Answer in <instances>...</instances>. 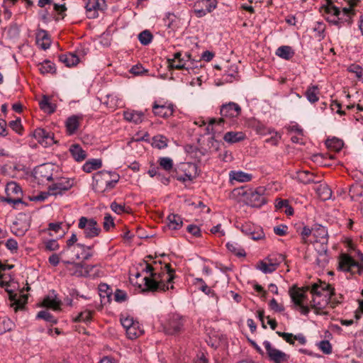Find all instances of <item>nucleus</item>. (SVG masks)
I'll return each mask as SVG.
<instances>
[{
	"label": "nucleus",
	"mask_w": 363,
	"mask_h": 363,
	"mask_svg": "<svg viewBox=\"0 0 363 363\" xmlns=\"http://www.w3.org/2000/svg\"><path fill=\"white\" fill-rule=\"evenodd\" d=\"M167 227L171 230L180 229L183 225L182 218L177 214H169L167 218Z\"/></svg>",
	"instance_id": "72a5a7b5"
},
{
	"label": "nucleus",
	"mask_w": 363,
	"mask_h": 363,
	"mask_svg": "<svg viewBox=\"0 0 363 363\" xmlns=\"http://www.w3.org/2000/svg\"><path fill=\"white\" fill-rule=\"evenodd\" d=\"M167 138L162 135H157L153 138V144L159 149L166 147L167 146Z\"/></svg>",
	"instance_id": "4d7b16f0"
},
{
	"label": "nucleus",
	"mask_w": 363,
	"mask_h": 363,
	"mask_svg": "<svg viewBox=\"0 0 363 363\" xmlns=\"http://www.w3.org/2000/svg\"><path fill=\"white\" fill-rule=\"evenodd\" d=\"M289 228L286 225L281 224L274 227V233L279 236H284L287 234Z\"/></svg>",
	"instance_id": "680f3d73"
},
{
	"label": "nucleus",
	"mask_w": 363,
	"mask_h": 363,
	"mask_svg": "<svg viewBox=\"0 0 363 363\" xmlns=\"http://www.w3.org/2000/svg\"><path fill=\"white\" fill-rule=\"evenodd\" d=\"M158 162L160 166L166 171H169L173 167V161L169 157H160Z\"/></svg>",
	"instance_id": "6e6d98bb"
},
{
	"label": "nucleus",
	"mask_w": 363,
	"mask_h": 363,
	"mask_svg": "<svg viewBox=\"0 0 363 363\" xmlns=\"http://www.w3.org/2000/svg\"><path fill=\"white\" fill-rule=\"evenodd\" d=\"M267 260H270V262L274 263L275 261H277V267L280 263L284 261L285 257L282 254H272L270 255L267 258H266Z\"/></svg>",
	"instance_id": "0e129e2a"
},
{
	"label": "nucleus",
	"mask_w": 363,
	"mask_h": 363,
	"mask_svg": "<svg viewBox=\"0 0 363 363\" xmlns=\"http://www.w3.org/2000/svg\"><path fill=\"white\" fill-rule=\"evenodd\" d=\"M69 254H72L74 257H69L68 259L69 264H77L79 263V264H82V262L84 260L88 259L92 256V253L90 251H75V252H69Z\"/></svg>",
	"instance_id": "a878e982"
},
{
	"label": "nucleus",
	"mask_w": 363,
	"mask_h": 363,
	"mask_svg": "<svg viewBox=\"0 0 363 363\" xmlns=\"http://www.w3.org/2000/svg\"><path fill=\"white\" fill-rule=\"evenodd\" d=\"M331 298L320 296H313L311 306L317 314H326L323 310L328 306Z\"/></svg>",
	"instance_id": "412c9836"
},
{
	"label": "nucleus",
	"mask_w": 363,
	"mask_h": 363,
	"mask_svg": "<svg viewBox=\"0 0 363 363\" xmlns=\"http://www.w3.org/2000/svg\"><path fill=\"white\" fill-rule=\"evenodd\" d=\"M276 55L286 60H291L294 55V51L291 47L288 45H282L276 50Z\"/></svg>",
	"instance_id": "c9c22d12"
},
{
	"label": "nucleus",
	"mask_w": 363,
	"mask_h": 363,
	"mask_svg": "<svg viewBox=\"0 0 363 363\" xmlns=\"http://www.w3.org/2000/svg\"><path fill=\"white\" fill-rule=\"evenodd\" d=\"M65 252H75V251H60L58 254L54 253L49 257L50 264L54 267L57 266L60 262L67 264L69 261Z\"/></svg>",
	"instance_id": "f704fd0d"
},
{
	"label": "nucleus",
	"mask_w": 363,
	"mask_h": 363,
	"mask_svg": "<svg viewBox=\"0 0 363 363\" xmlns=\"http://www.w3.org/2000/svg\"><path fill=\"white\" fill-rule=\"evenodd\" d=\"M318 346L319 349L326 354H329L332 352V346L328 340L320 341Z\"/></svg>",
	"instance_id": "bf43d9fd"
},
{
	"label": "nucleus",
	"mask_w": 363,
	"mask_h": 363,
	"mask_svg": "<svg viewBox=\"0 0 363 363\" xmlns=\"http://www.w3.org/2000/svg\"><path fill=\"white\" fill-rule=\"evenodd\" d=\"M111 208L117 214H121L125 212V206L124 204L118 203L116 202L111 203Z\"/></svg>",
	"instance_id": "69168bd1"
},
{
	"label": "nucleus",
	"mask_w": 363,
	"mask_h": 363,
	"mask_svg": "<svg viewBox=\"0 0 363 363\" xmlns=\"http://www.w3.org/2000/svg\"><path fill=\"white\" fill-rule=\"evenodd\" d=\"M138 40L142 45H147L152 40V35L148 30L141 32L138 35Z\"/></svg>",
	"instance_id": "864d4df0"
},
{
	"label": "nucleus",
	"mask_w": 363,
	"mask_h": 363,
	"mask_svg": "<svg viewBox=\"0 0 363 363\" xmlns=\"http://www.w3.org/2000/svg\"><path fill=\"white\" fill-rule=\"evenodd\" d=\"M242 230L254 240H261L265 238L263 230L260 227L245 225L242 226Z\"/></svg>",
	"instance_id": "4be33fe9"
},
{
	"label": "nucleus",
	"mask_w": 363,
	"mask_h": 363,
	"mask_svg": "<svg viewBox=\"0 0 363 363\" xmlns=\"http://www.w3.org/2000/svg\"><path fill=\"white\" fill-rule=\"evenodd\" d=\"M348 71L354 74L359 81L363 82V68L357 65H352L348 67Z\"/></svg>",
	"instance_id": "603ef678"
},
{
	"label": "nucleus",
	"mask_w": 363,
	"mask_h": 363,
	"mask_svg": "<svg viewBox=\"0 0 363 363\" xmlns=\"http://www.w3.org/2000/svg\"><path fill=\"white\" fill-rule=\"evenodd\" d=\"M220 113L222 116L218 120L211 118L209 121L208 125L205 128V135L215 134L217 130L214 129V125H220L224 123L225 119L238 118L241 113V107L235 102H229L221 106Z\"/></svg>",
	"instance_id": "20e7f679"
},
{
	"label": "nucleus",
	"mask_w": 363,
	"mask_h": 363,
	"mask_svg": "<svg viewBox=\"0 0 363 363\" xmlns=\"http://www.w3.org/2000/svg\"><path fill=\"white\" fill-rule=\"evenodd\" d=\"M62 301L57 298L55 291H52L46 296L43 301L44 307L52 308L54 311H57L60 308Z\"/></svg>",
	"instance_id": "5701e85b"
},
{
	"label": "nucleus",
	"mask_w": 363,
	"mask_h": 363,
	"mask_svg": "<svg viewBox=\"0 0 363 363\" xmlns=\"http://www.w3.org/2000/svg\"><path fill=\"white\" fill-rule=\"evenodd\" d=\"M114 226L113 219L110 214H106L104 219V228L108 231Z\"/></svg>",
	"instance_id": "338daca9"
},
{
	"label": "nucleus",
	"mask_w": 363,
	"mask_h": 363,
	"mask_svg": "<svg viewBox=\"0 0 363 363\" xmlns=\"http://www.w3.org/2000/svg\"><path fill=\"white\" fill-rule=\"evenodd\" d=\"M297 179L303 184L313 182V175L308 171H299L296 173Z\"/></svg>",
	"instance_id": "de8ad7c7"
},
{
	"label": "nucleus",
	"mask_w": 363,
	"mask_h": 363,
	"mask_svg": "<svg viewBox=\"0 0 363 363\" xmlns=\"http://www.w3.org/2000/svg\"><path fill=\"white\" fill-rule=\"evenodd\" d=\"M311 293L313 296H320L332 298L334 294V288L329 284L319 281L312 284Z\"/></svg>",
	"instance_id": "dca6fc26"
},
{
	"label": "nucleus",
	"mask_w": 363,
	"mask_h": 363,
	"mask_svg": "<svg viewBox=\"0 0 363 363\" xmlns=\"http://www.w3.org/2000/svg\"><path fill=\"white\" fill-rule=\"evenodd\" d=\"M9 298L12 301L11 306L13 308L14 311L16 312L18 310H23L27 303V295H22L20 297L16 298V294H13L12 291H9Z\"/></svg>",
	"instance_id": "bb28decb"
},
{
	"label": "nucleus",
	"mask_w": 363,
	"mask_h": 363,
	"mask_svg": "<svg viewBox=\"0 0 363 363\" xmlns=\"http://www.w3.org/2000/svg\"><path fill=\"white\" fill-rule=\"evenodd\" d=\"M289 293L292 302L300 308L301 313L303 315H307L310 311V308L307 305L304 304L306 298L304 289L294 286L289 289Z\"/></svg>",
	"instance_id": "9d476101"
},
{
	"label": "nucleus",
	"mask_w": 363,
	"mask_h": 363,
	"mask_svg": "<svg viewBox=\"0 0 363 363\" xmlns=\"http://www.w3.org/2000/svg\"><path fill=\"white\" fill-rule=\"evenodd\" d=\"M55 167L50 163L41 164L35 168L33 177L39 184H43L52 179L54 175Z\"/></svg>",
	"instance_id": "1a4fd4ad"
},
{
	"label": "nucleus",
	"mask_w": 363,
	"mask_h": 363,
	"mask_svg": "<svg viewBox=\"0 0 363 363\" xmlns=\"http://www.w3.org/2000/svg\"><path fill=\"white\" fill-rule=\"evenodd\" d=\"M5 191L6 194L4 198L5 201L13 204L22 203V190L17 183L14 182L8 183Z\"/></svg>",
	"instance_id": "ddd939ff"
},
{
	"label": "nucleus",
	"mask_w": 363,
	"mask_h": 363,
	"mask_svg": "<svg viewBox=\"0 0 363 363\" xmlns=\"http://www.w3.org/2000/svg\"><path fill=\"white\" fill-rule=\"evenodd\" d=\"M128 296L125 291L116 289L114 294V299L116 301L121 303L127 300Z\"/></svg>",
	"instance_id": "e2e57ef3"
},
{
	"label": "nucleus",
	"mask_w": 363,
	"mask_h": 363,
	"mask_svg": "<svg viewBox=\"0 0 363 363\" xmlns=\"http://www.w3.org/2000/svg\"><path fill=\"white\" fill-rule=\"evenodd\" d=\"M102 166V162L100 159H91L86 161L83 167L84 172L90 173L94 170L99 169Z\"/></svg>",
	"instance_id": "4c0bfd02"
},
{
	"label": "nucleus",
	"mask_w": 363,
	"mask_h": 363,
	"mask_svg": "<svg viewBox=\"0 0 363 363\" xmlns=\"http://www.w3.org/2000/svg\"><path fill=\"white\" fill-rule=\"evenodd\" d=\"M36 43L38 47L45 50L50 47L51 40L48 32L43 29H40L36 33Z\"/></svg>",
	"instance_id": "b1692460"
},
{
	"label": "nucleus",
	"mask_w": 363,
	"mask_h": 363,
	"mask_svg": "<svg viewBox=\"0 0 363 363\" xmlns=\"http://www.w3.org/2000/svg\"><path fill=\"white\" fill-rule=\"evenodd\" d=\"M74 184V179L60 177L55 179V182L48 186L50 196H62L69 191Z\"/></svg>",
	"instance_id": "6e6552de"
},
{
	"label": "nucleus",
	"mask_w": 363,
	"mask_h": 363,
	"mask_svg": "<svg viewBox=\"0 0 363 363\" xmlns=\"http://www.w3.org/2000/svg\"><path fill=\"white\" fill-rule=\"evenodd\" d=\"M265 191L264 186L247 189L241 187L233 189L231 196L251 207L260 208L266 203Z\"/></svg>",
	"instance_id": "f03ea898"
},
{
	"label": "nucleus",
	"mask_w": 363,
	"mask_h": 363,
	"mask_svg": "<svg viewBox=\"0 0 363 363\" xmlns=\"http://www.w3.org/2000/svg\"><path fill=\"white\" fill-rule=\"evenodd\" d=\"M73 265L74 269L72 272V275L76 277H85L88 274V270L84 267V265L79 264V263Z\"/></svg>",
	"instance_id": "5fc2aeb1"
},
{
	"label": "nucleus",
	"mask_w": 363,
	"mask_h": 363,
	"mask_svg": "<svg viewBox=\"0 0 363 363\" xmlns=\"http://www.w3.org/2000/svg\"><path fill=\"white\" fill-rule=\"evenodd\" d=\"M93 313V311L85 310L79 313L75 318H74L73 320L74 322H82L84 323H89L91 322L92 319Z\"/></svg>",
	"instance_id": "a18cd8bd"
},
{
	"label": "nucleus",
	"mask_w": 363,
	"mask_h": 363,
	"mask_svg": "<svg viewBox=\"0 0 363 363\" xmlns=\"http://www.w3.org/2000/svg\"><path fill=\"white\" fill-rule=\"evenodd\" d=\"M252 178V174L242 171H230L229 172V181L231 184H233L234 181L240 183L248 182H250Z\"/></svg>",
	"instance_id": "393cba45"
},
{
	"label": "nucleus",
	"mask_w": 363,
	"mask_h": 363,
	"mask_svg": "<svg viewBox=\"0 0 363 363\" xmlns=\"http://www.w3.org/2000/svg\"><path fill=\"white\" fill-rule=\"evenodd\" d=\"M357 262L350 255L341 253L338 258L337 269L344 272H348L351 275L355 274V267H357Z\"/></svg>",
	"instance_id": "2eb2a0df"
},
{
	"label": "nucleus",
	"mask_w": 363,
	"mask_h": 363,
	"mask_svg": "<svg viewBox=\"0 0 363 363\" xmlns=\"http://www.w3.org/2000/svg\"><path fill=\"white\" fill-rule=\"evenodd\" d=\"M86 9V15L88 18L94 19L99 17V11H104L106 8L104 0H82Z\"/></svg>",
	"instance_id": "4468645a"
},
{
	"label": "nucleus",
	"mask_w": 363,
	"mask_h": 363,
	"mask_svg": "<svg viewBox=\"0 0 363 363\" xmlns=\"http://www.w3.org/2000/svg\"><path fill=\"white\" fill-rule=\"evenodd\" d=\"M152 111L157 116L168 118L173 114L174 106L172 103L164 102L162 104L155 101L152 106Z\"/></svg>",
	"instance_id": "f3484780"
},
{
	"label": "nucleus",
	"mask_w": 363,
	"mask_h": 363,
	"mask_svg": "<svg viewBox=\"0 0 363 363\" xmlns=\"http://www.w3.org/2000/svg\"><path fill=\"white\" fill-rule=\"evenodd\" d=\"M185 318L179 313L169 314L164 323L163 330L169 335H179L184 330Z\"/></svg>",
	"instance_id": "423d86ee"
},
{
	"label": "nucleus",
	"mask_w": 363,
	"mask_h": 363,
	"mask_svg": "<svg viewBox=\"0 0 363 363\" xmlns=\"http://www.w3.org/2000/svg\"><path fill=\"white\" fill-rule=\"evenodd\" d=\"M181 170L186 172V170H189V173H185L183 175L177 177L178 181L186 182L187 181H192L197 177V166L194 163H184L181 166Z\"/></svg>",
	"instance_id": "6ab92c4d"
},
{
	"label": "nucleus",
	"mask_w": 363,
	"mask_h": 363,
	"mask_svg": "<svg viewBox=\"0 0 363 363\" xmlns=\"http://www.w3.org/2000/svg\"><path fill=\"white\" fill-rule=\"evenodd\" d=\"M169 66L176 69H192V62L191 60V55L188 52L182 55V52H178L174 53L172 59L168 60Z\"/></svg>",
	"instance_id": "f8f14e48"
},
{
	"label": "nucleus",
	"mask_w": 363,
	"mask_h": 363,
	"mask_svg": "<svg viewBox=\"0 0 363 363\" xmlns=\"http://www.w3.org/2000/svg\"><path fill=\"white\" fill-rule=\"evenodd\" d=\"M59 60L67 67L76 66L79 62V57L74 52H68L66 54L60 55L59 56Z\"/></svg>",
	"instance_id": "c756f323"
},
{
	"label": "nucleus",
	"mask_w": 363,
	"mask_h": 363,
	"mask_svg": "<svg viewBox=\"0 0 363 363\" xmlns=\"http://www.w3.org/2000/svg\"><path fill=\"white\" fill-rule=\"evenodd\" d=\"M349 192L352 200L358 201L363 195V187L359 184H354L350 186Z\"/></svg>",
	"instance_id": "c03bdc74"
},
{
	"label": "nucleus",
	"mask_w": 363,
	"mask_h": 363,
	"mask_svg": "<svg viewBox=\"0 0 363 363\" xmlns=\"http://www.w3.org/2000/svg\"><path fill=\"white\" fill-rule=\"evenodd\" d=\"M313 235L315 238H318V237L320 238L319 240H315L316 242H320L322 244H325L328 241V239H327L328 231H327L326 228L323 226H320L317 229L313 230Z\"/></svg>",
	"instance_id": "37998d69"
},
{
	"label": "nucleus",
	"mask_w": 363,
	"mask_h": 363,
	"mask_svg": "<svg viewBox=\"0 0 363 363\" xmlns=\"http://www.w3.org/2000/svg\"><path fill=\"white\" fill-rule=\"evenodd\" d=\"M318 197L323 201L329 200L332 196V191L326 184H320L316 189Z\"/></svg>",
	"instance_id": "58836bf2"
},
{
	"label": "nucleus",
	"mask_w": 363,
	"mask_h": 363,
	"mask_svg": "<svg viewBox=\"0 0 363 363\" xmlns=\"http://www.w3.org/2000/svg\"><path fill=\"white\" fill-rule=\"evenodd\" d=\"M72 156L77 162H82L86 157V152L77 144H73L69 149Z\"/></svg>",
	"instance_id": "2f4dec72"
},
{
	"label": "nucleus",
	"mask_w": 363,
	"mask_h": 363,
	"mask_svg": "<svg viewBox=\"0 0 363 363\" xmlns=\"http://www.w3.org/2000/svg\"><path fill=\"white\" fill-rule=\"evenodd\" d=\"M277 334L290 345H294V334L277 331Z\"/></svg>",
	"instance_id": "774afa93"
},
{
	"label": "nucleus",
	"mask_w": 363,
	"mask_h": 363,
	"mask_svg": "<svg viewBox=\"0 0 363 363\" xmlns=\"http://www.w3.org/2000/svg\"><path fill=\"white\" fill-rule=\"evenodd\" d=\"M263 345L269 360L272 363H284L289 360V356L281 350L277 349L269 341L264 340Z\"/></svg>",
	"instance_id": "9b49d317"
},
{
	"label": "nucleus",
	"mask_w": 363,
	"mask_h": 363,
	"mask_svg": "<svg viewBox=\"0 0 363 363\" xmlns=\"http://www.w3.org/2000/svg\"><path fill=\"white\" fill-rule=\"evenodd\" d=\"M145 266L142 271L150 273V277L142 279V283L138 286L143 291H165L173 289L172 284L175 277L174 270L170 267L169 264L162 265L160 260L154 261L153 264L145 261Z\"/></svg>",
	"instance_id": "f257e3e1"
},
{
	"label": "nucleus",
	"mask_w": 363,
	"mask_h": 363,
	"mask_svg": "<svg viewBox=\"0 0 363 363\" xmlns=\"http://www.w3.org/2000/svg\"><path fill=\"white\" fill-rule=\"evenodd\" d=\"M216 0H201L196 4V6H203L208 13H210L216 9Z\"/></svg>",
	"instance_id": "09e8293b"
},
{
	"label": "nucleus",
	"mask_w": 363,
	"mask_h": 363,
	"mask_svg": "<svg viewBox=\"0 0 363 363\" xmlns=\"http://www.w3.org/2000/svg\"><path fill=\"white\" fill-rule=\"evenodd\" d=\"M124 118L129 122L139 124L142 123L144 118V114L141 111L133 110H128L123 113Z\"/></svg>",
	"instance_id": "c85d7f7f"
},
{
	"label": "nucleus",
	"mask_w": 363,
	"mask_h": 363,
	"mask_svg": "<svg viewBox=\"0 0 363 363\" xmlns=\"http://www.w3.org/2000/svg\"><path fill=\"white\" fill-rule=\"evenodd\" d=\"M137 321H135L133 317L130 316H126L123 317L122 316L121 318V323L123 328L126 330L130 327H131L133 324H135Z\"/></svg>",
	"instance_id": "052dcab7"
},
{
	"label": "nucleus",
	"mask_w": 363,
	"mask_h": 363,
	"mask_svg": "<svg viewBox=\"0 0 363 363\" xmlns=\"http://www.w3.org/2000/svg\"><path fill=\"white\" fill-rule=\"evenodd\" d=\"M357 1V0H350L349 7H337L331 2L328 3L325 7V11L329 15L328 21L339 26L344 23L351 24L355 15L353 8Z\"/></svg>",
	"instance_id": "7ed1b4c3"
},
{
	"label": "nucleus",
	"mask_w": 363,
	"mask_h": 363,
	"mask_svg": "<svg viewBox=\"0 0 363 363\" xmlns=\"http://www.w3.org/2000/svg\"><path fill=\"white\" fill-rule=\"evenodd\" d=\"M33 135L39 143L45 147L50 146L55 143L53 133L43 128L35 129Z\"/></svg>",
	"instance_id": "a211bd4d"
},
{
	"label": "nucleus",
	"mask_w": 363,
	"mask_h": 363,
	"mask_svg": "<svg viewBox=\"0 0 363 363\" xmlns=\"http://www.w3.org/2000/svg\"><path fill=\"white\" fill-rule=\"evenodd\" d=\"M326 145L328 148L333 150L334 151L338 152L343 147V142L341 140L333 138L331 140H328L326 141Z\"/></svg>",
	"instance_id": "8fccbe9b"
},
{
	"label": "nucleus",
	"mask_w": 363,
	"mask_h": 363,
	"mask_svg": "<svg viewBox=\"0 0 363 363\" xmlns=\"http://www.w3.org/2000/svg\"><path fill=\"white\" fill-rule=\"evenodd\" d=\"M320 90L317 85L311 84L305 92V96L308 101L312 104L319 100Z\"/></svg>",
	"instance_id": "473e14b6"
},
{
	"label": "nucleus",
	"mask_w": 363,
	"mask_h": 363,
	"mask_svg": "<svg viewBox=\"0 0 363 363\" xmlns=\"http://www.w3.org/2000/svg\"><path fill=\"white\" fill-rule=\"evenodd\" d=\"M14 327L13 322L7 317H0V335L10 331Z\"/></svg>",
	"instance_id": "79ce46f5"
},
{
	"label": "nucleus",
	"mask_w": 363,
	"mask_h": 363,
	"mask_svg": "<svg viewBox=\"0 0 363 363\" xmlns=\"http://www.w3.org/2000/svg\"><path fill=\"white\" fill-rule=\"evenodd\" d=\"M245 138H246V135L243 132L229 131V132H227L224 135L223 140L226 143L232 144V143L240 142V141L245 140Z\"/></svg>",
	"instance_id": "7c9ffc66"
},
{
	"label": "nucleus",
	"mask_w": 363,
	"mask_h": 363,
	"mask_svg": "<svg viewBox=\"0 0 363 363\" xmlns=\"http://www.w3.org/2000/svg\"><path fill=\"white\" fill-rule=\"evenodd\" d=\"M82 119V116L73 115L69 117L65 122L67 132L69 135L74 134L79 128V121Z\"/></svg>",
	"instance_id": "cd10ccee"
},
{
	"label": "nucleus",
	"mask_w": 363,
	"mask_h": 363,
	"mask_svg": "<svg viewBox=\"0 0 363 363\" xmlns=\"http://www.w3.org/2000/svg\"><path fill=\"white\" fill-rule=\"evenodd\" d=\"M38 69L43 74L55 72V65L49 60H45L43 62L39 63Z\"/></svg>",
	"instance_id": "49530a36"
},
{
	"label": "nucleus",
	"mask_w": 363,
	"mask_h": 363,
	"mask_svg": "<svg viewBox=\"0 0 363 363\" xmlns=\"http://www.w3.org/2000/svg\"><path fill=\"white\" fill-rule=\"evenodd\" d=\"M119 175L115 172L99 171L93 177V189L98 193L110 191L118 183Z\"/></svg>",
	"instance_id": "39448f33"
},
{
	"label": "nucleus",
	"mask_w": 363,
	"mask_h": 363,
	"mask_svg": "<svg viewBox=\"0 0 363 363\" xmlns=\"http://www.w3.org/2000/svg\"><path fill=\"white\" fill-rule=\"evenodd\" d=\"M37 318L43 319L52 324L57 323V319L48 311H40L37 314Z\"/></svg>",
	"instance_id": "3c124183"
},
{
	"label": "nucleus",
	"mask_w": 363,
	"mask_h": 363,
	"mask_svg": "<svg viewBox=\"0 0 363 363\" xmlns=\"http://www.w3.org/2000/svg\"><path fill=\"white\" fill-rule=\"evenodd\" d=\"M129 339L133 340L140 336L143 331L140 329L139 323L137 321L131 327L125 330Z\"/></svg>",
	"instance_id": "a19ab883"
},
{
	"label": "nucleus",
	"mask_w": 363,
	"mask_h": 363,
	"mask_svg": "<svg viewBox=\"0 0 363 363\" xmlns=\"http://www.w3.org/2000/svg\"><path fill=\"white\" fill-rule=\"evenodd\" d=\"M30 222L26 217L18 218L11 225V231L18 236H22L29 229Z\"/></svg>",
	"instance_id": "aec40b11"
},
{
	"label": "nucleus",
	"mask_w": 363,
	"mask_h": 363,
	"mask_svg": "<svg viewBox=\"0 0 363 363\" xmlns=\"http://www.w3.org/2000/svg\"><path fill=\"white\" fill-rule=\"evenodd\" d=\"M9 126L16 133L19 135L22 134L23 126L21 125V121L20 118H17L14 121H11L9 122Z\"/></svg>",
	"instance_id": "13d9d810"
},
{
	"label": "nucleus",
	"mask_w": 363,
	"mask_h": 363,
	"mask_svg": "<svg viewBox=\"0 0 363 363\" xmlns=\"http://www.w3.org/2000/svg\"><path fill=\"white\" fill-rule=\"evenodd\" d=\"M39 106L47 113H52L56 109V106L51 103L49 98L46 96H43L39 102Z\"/></svg>",
	"instance_id": "ea45409f"
},
{
	"label": "nucleus",
	"mask_w": 363,
	"mask_h": 363,
	"mask_svg": "<svg viewBox=\"0 0 363 363\" xmlns=\"http://www.w3.org/2000/svg\"><path fill=\"white\" fill-rule=\"evenodd\" d=\"M277 268V261L272 263L270 260H267L266 259L263 261H261L258 265L257 269L262 271L264 274L272 273L274 272Z\"/></svg>",
	"instance_id": "e433bc0d"
},
{
	"label": "nucleus",
	"mask_w": 363,
	"mask_h": 363,
	"mask_svg": "<svg viewBox=\"0 0 363 363\" xmlns=\"http://www.w3.org/2000/svg\"><path fill=\"white\" fill-rule=\"evenodd\" d=\"M78 228L83 230L84 238L88 239L97 237L101 231L100 226L94 219L84 216L79 218Z\"/></svg>",
	"instance_id": "0eeeda50"
}]
</instances>
